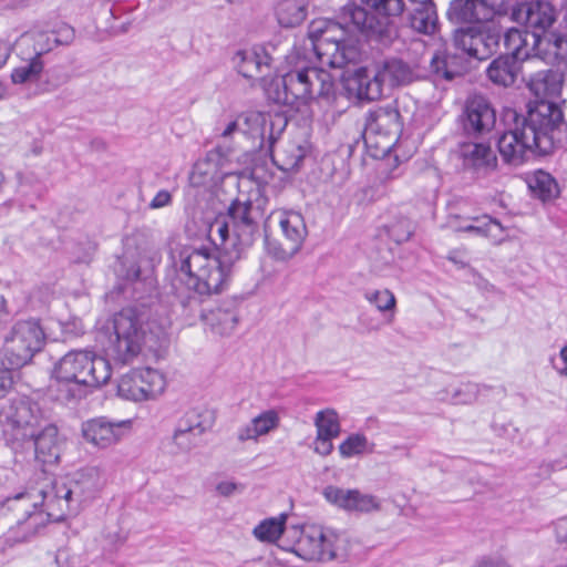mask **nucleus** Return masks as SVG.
Wrapping results in <instances>:
<instances>
[{"label": "nucleus", "mask_w": 567, "mask_h": 567, "mask_svg": "<svg viewBox=\"0 0 567 567\" xmlns=\"http://www.w3.org/2000/svg\"><path fill=\"white\" fill-rule=\"evenodd\" d=\"M238 189L245 199L236 198L227 214L219 216L210 225L209 234L216 233L223 252L217 256L208 247L185 246L171 254L174 279L172 289L179 303L192 310L200 303V297L221 290L230 275L231 266L241 258L243 251L250 247L258 233V217L254 207L262 197V179H239Z\"/></svg>", "instance_id": "1"}, {"label": "nucleus", "mask_w": 567, "mask_h": 567, "mask_svg": "<svg viewBox=\"0 0 567 567\" xmlns=\"http://www.w3.org/2000/svg\"><path fill=\"white\" fill-rule=\"evenodd\" d=\"M505 131L497 146L502 159L517 167L527 162L536 151L547 153L553 146V133L561 124V115L550 104L540 103L526 114L515 109L503 113Z\"/></svg>", "instance_id": "2"}, {"label": "nucleus", "mask_w": 567, "mask_h": 567, "mask_svg": "<svg viewBox=\"0 0 567 567\" xmlns=\"http://www.w3.org/2000/svg\"><path fill=\"white\" fill-rule=\"evenodd\" d=\"M344 11L346 6L341 8L337 20L313 21L309 28L317 58L331 68H343L354 62L359 55L354 35H363V29L343 19Z\"/></svg>", "instance_id": "3"}, {"label": "nucleus", "mask_w": 567, "mask_h": 567, "mask_svg": "<svg viewBox=\"0 0 567 567\" xmlns=\"http://www.w3.org/2000/svg\"><path fill=\"white\" fill-rule=\"evenodd\" d=\"M269 96L278 104L298 106L317 99H329L334 83L329 72L315 66H300L281 75L280 83Z\"/></svg>", "instance_id": "4"}, {"label": "nucleus", "mask_w": 567, "mask_h": 567, "mask_svg": "<svg viewBox=\"0 0 567 567\" xmlns=\"http://www.w3.org/2000/svg\"><path fill=\"white\" fill-rule=\"evenodd\" d=\"M372 10L369 13L357 3H347L343 19L352 21L363 29V37L369 41L390 42L396 37L398 19L405 9L403 0H362Z\"/></svg>", "instance_id": "5"}, {"label": "nucleus", "mask_w": 567, "mask_h": 567, "mask_svg": "<svg viewBox=\"0 0 567 567\" xmlns=\"http://www.w3.org/2000/svg\"><path fill=\"white\" fill-rule=\"evenodd\" d=\"M114 339H111L109 351L115 360L127 363L136 358L144 344L156 343L164 331L158 329L147 333L142 317L134 308H124L113 318Z\"/></svg>", "instance_id": "6"}, {"label": "nucleus", "mask_w": 567, "mask_h": 567, "mask_svg": "<svg viewBox=\"0 0 567 567\" xmlns=\"http://www.w3.org/2000/svg\"><path fill=\"white\" fill-rule=\"evenodd\" d=\"M47 341L40 320H18L11 327L3 341V363L11 369H20L31 362Z\"/></svg>", "instance_id": "7"}, {"label": "nucleus", "mask_w": 567, "mask_h": 567, "mask_svg": "<svg viewBox=\"0 0 567 567\" xmlns=\"http://www.w3.org/2000/svg\"><path fill=\"white\" fill-rule=\"evenodd\" d=\"M53 372L90 388L106 384L112 375L110 362L91 350L69 351L54 364Z\"/></svg>", "instance_id": "8"}, {"label": "nucleus", "mask_w": 567, "mask_h": 567, "mask_svg": "<svg viewBox=\"0 0 567 567\" xmlns=\"http://www.w3.org/2000/svg\"><path fill=\"white\" fill-rule=\"evenodd\" d=\"M3 416L6 441L16 453L23 450L40 426L49 421L39 405L27 399L13 400Z\"/></svg>", "instance_id": "9"}, {"label": "nucleus", "mask_w": 567, "mask_h": 567, "mask_svg": "<svg viewBox=\"0 0 567 567\" xmlns=\"http://www.w3.org/2000/svg\"><path fill=\"white\" fill-rule=\"evenodd\" d=\"M502 40V27L467 25L454 31L453 42L457 50L480 61L497 52Z\"/></svg>", "instance_id": "10"}, {"label": "nucleus", "mask_w": 567, "mask_h": 567, "mask_svg": "<svg viewBox=\"0 0 567 567\" xmlns=\"http://www.w3.org/2000/svg\"><path fill=\"white\" fill-rule=\"evenodd\" d=\"M511 17L530 32V39H535L553 30L558 10L548 0H529L515 4Z\"/></svg>", "instance_id": "11"}, {"label": "nucleus", "mask_w": 567, "mask_h": 567, "mask_svg": "<svg viewBox=\"0 0 567 567\" xmlns=\"http://www.w3.org/2000/svg\"><path fill=\"white\" fill-rule=\"evenodd\" d=\"M164 389V375L151 368L133 370L123 375L117 384L118 395L134 402L155 399Z\"/></svg>", "instance_id": "12"}, {"label": "nucleus", "mask_w": 567, "mask_h": 567, "mask_svg": "<svg viewBox=\"0 0 567 567\" xmlns=\"http://www.w3.org/2000/svg\"><path fill=\"white\" fill-rule=\"evenodd\" d=\"M566 80L567 70L565 68L546 69L533 73L528 79L527 87L536 100L528 103L527 110H532L540 103H546L553 105L563 116L557 101L561 96Z\"/></svg>", "instance_id": "13"}, {"label": "nucleus", "mask_w": 567, "mask_h": 567, "mask_svg": "<svg viewBox=\"0 0 567 567\" xmlns=\"http://www.w3.org/2000/svg\"><path fill=\"white\" fill-rule=\"evenodd\" d=\"M60 492L69 495L80 511L81 505L94 498L105 485L103 472L96 466H86L78 470L71 477L59 481Z\"/></svg>", "instance_id": "14"}, {"label": "nucleus", "mask_w": 567, "mask_h": 567, "mask_svg": "<svg viewBox=\"0 0 567 567\" xmlns=\"http://www.w3.org/2000/svg\"><path fill=\"white\" fill-rule=\"evenodd\" d=\"M461 127L467 136H483L496 124V112L483 95L470 96L460 115Z\"/></svg>", "instance_id": "15"}, {"label": "nucleus", "mask_w": 567, "mask_h": 567, "mask_svg": "<svg viewBox=\"0 0 567 567\" xmlns=\"http://www.w3.org/2000/svg\"><path fill=\"white\" fill-rule=\"evenodd\" d=\"M190 177H259L257 168H234V163L223 153L221 147L207 152L193 165Z\"/></svg>", "instance_id": "16"}, {"label": "nucleus", "mask_w": 567, "mask_h": 567, "mask_svg": "<svg viewBox=\"0 0 567 567\" xmlns=\"http://www.w3.org/2000/svg\"><path fill=\"white\" fill-rule=\"evenodd\" d=\"M323 496L330 504L348 513L370 514L381 509V501L377 496L358 488L330 485L323 489Z\"/></svg>", "instance_id": "17"}, {"label": "nucleus", "mask_w": 567, "mask_h": 567, "mask_svg": "<svg viewBox=\"0 0 567 567\" xmlns=\"http://www.w3.org/2000/svg\"><path fill=\"white\" fill-rule=\"evenodd\" d=\"M131 424V420L113 421L106 416H99L82 424V435L87 443L106 449L116 444L130 430Z\"/></svg>", "instance_id": "18"}, {"label": "nucleus", "mask_w": 567, "mask_h": 567, "mask_svg": "<svg viewBox=\"0 0 567 567\" xmlns=\"http://www.w3.org/2000/svg\"><path fill=\"white\" fill-rule=\"evenodd\" d=\"M214 424V415L208 410H192L179 421L173 442L181 452H189L197 446L199 437Z\"/></svg>", "instance_id": "19"}, {"label": "nucleus", "mask_w": 567, "mask_h": 567, "mask_svg": "<svg viewBox=\"0 0 567 567\" xmlns=\"http://www.w3.org/2000/svg\"><path fill=\"white\" fill-rule=\"evenodd\" d=\"M233 61L239 74L259 81L264 86L277 69L274 65L275 60L264 48L239 50Z\"/></svg>", "instance_id": "20"}, {"label": "nucleus", "mask_w": 567, "mask_h": 567, "mask_svg": "<svg viewBox=\"0 0 567 567\" xmlns=\"http://www.w3.org/2000/svg\"><path fill=\"white\" fill-rule=\"evenodd\" d=\"M25 445L33 447L34 460L43 466L54 465L60 460L62 440L58 426L51 421L43 423Z\"/></svg>", "instance_id": "21"}, {"label": "nucleus", "mask_w": 567, "mask_h": 567, "mask_svg": "<svg viewBox=\"0 0 567 567\" xmlns=\"http://www.w3.org/2000/svg\"><path fill=\"white\" fill-rule=\"evenodd\" d=\"M336 540L337 537L332 533H324L320 528L311 527L302 532L298 547L308 559L330 561L337 557Z\"/></svg>", "instance_id": "22"}, {"label": "nucleus", "mask_w": 567, "mask_h": 567, "mask_svg": "<svg viewBox=\"0 0 567 567\" xmlns=\"http://www.w3.org/2000/svg\"><path fill=\"white\" fill-rule=\"evenodd\" d=\"M534 58H537L555 68L567 70V35L557 31H549L534 39Z\"/></svg>", "instance_id": "23"}, {"label": "nucleus", "mask_w": 567, "mask_h": 567, "mask_svg": "<svg viewBox=\"0 0 567 567\" xmlns=\"http://www.w3.org/2000/svg\"><path fill=\"white\" fill-rule=\"evenodd\" d=\"M458 156L462 166L470 173H492L497 166V157L489 144L467 142L460 145Z\"/></svg>", "instance_id": "24"}, {"label": "nucleus", "mask_w": 567, "mask_h": 567, "mask_svg": "<svg viewBox=\"0 0 567 567\" xmlns=\"http://www.w3.org/2000/svg\"><path fill=\"white\" fill-rule=\"evenodd\" d=\"M61 483L59 481H54L50 491L39 489L38 494H40V504L44 515L48 517L49 522H61L68 514H76L79 509L76 505L72 502L69 495H63L60 492Z\"/></svg>", "instance_id": "25"}, {"label": "nucleus", "mask_w": 567, "mask_h": 567, "mask_svg": "<svg viewBox=\"0 0 567 567\" xmlns=\"http://www.w3.org/2000/svg\"><path fill=\"white\" fill-rule=\"evenodd\" d=\"M202 317L214 333L221 337L230 336L239 322L238 301L225 299L206 313H202Z\"/></svg>", "instance_id": "26"}, {"label": "nucleus", "mask_w": 567, "mask_h": 567, "mask_svg": "<svg viewBox=\"0 0 567 567\" xmlns=\"http://www.w3.org/2000/svg\"><path fill=\"white\" fill-rule=\"evenodd\" d=\"M347 90L359 100L375 101L383 94L384 84L377 70L359 68L347 79Z\"/></svg>", "instance_id": "27"}, {"label": "nucleus", "mask_w": 567, "mask_h": 567, "mask_svg": "<svg viewBox=\"0 0 567 567\" xmlns=\"http://www.w3.org/2000/svg\"><path fill=\"white\" fill-rule=\"evenodd\" d=\"M48 524V517L44 514H33L31 518H17L16 525L0 537V548L6 550L18 544L30 542Z\"/></svg>", "instance_id": "28"}, {"label": "nucleus", "mask_w": 567, "mask_h": 567, "mask_svg": "<svg viewBox=\"0 0 567 567\" xmlns=\"http://www.w3.org/2000/svg\"><path fill=\"white\" fill-rule=\"evenodd\" d=\"M502 40L506 50L505 55H512L519 62L534 58V39H530V32L527 29L525 31L517 28H509L506 31L502 29Z\"/></svg>", "instance_id": "29"}, {"label": "nucleus", "mask_w": 567, "mask_h": 567, "mask_svg": "<svg viewBox=\"0 0 567 567\" xmlns=\"http://www.w3.org/2000/svg\"><path fill=\"white\" fill-rule=\"evenodd\" d=\"M520 71V62L512 55L501 54L486 69L487 78L496 85L511 86Z\"/></svg>", "instance_id": "30"}, {"label": "nucleus", "mask_w": 567, "mask_h": 567, "mask_svg": "<svg viewBox=\"0 0 567 567\" xmlns=\"http://www.w3.org/2000/svg\"><path fill=\"white\" fill-rule=\"evenodd\" d=\"M467 219L472 220L473 224L463 226L457 230L486 237L495 246H499L506 240V237L503 236L505 227L498 219L489 215L468 217Z\"/></svg>", "instance_id": "31"}, {"label": "nucleus", "mask_w": 567, "mask_h": 567, "mask_svg": "<svg viewBox=\"0 0 567 567\" xmlns=\"http://www.w3.org/2000/svg\"><path fill=\"white\" fill-rule=\"evenodd\" d=\"M377 71L384 86L389 87L405 85L415 79L414 69L400 59L385 60Z\"/></svg>", "instance_id": "32"}, {"label": "nucleus", "mask_w": 567, "mask_h": 567, "mask_svg": "<svg viewBox=\"0 0 567 567\" xmlns=\"http://www.w3.org/2000/svg\"><path fill=\"white\" fill-rule=\"evenodd\" d=\"M264 122L265 118L258 114H240L221 130L219 136L224 140H228L237 135L244 137L254 136L255 133H257L260 135L261 140H264L266 128L260 130V125Z\"/></svg>", "instance_id": "33"}, {"label": "nucleus", "mask_w": 567, "mask_h": 567, "mask_svg": "<svg viewBox=\"0 0 567 567\" xmlns=\"http://www.w3.org/2000/svg\"><path fill=\"white\" fill-rule=\"evenodd\" d=\"M408 12V23L414 31L422 34H433L439 27V18L434 3L411 4Z\"/></svg>", "instance_id": "34"}, {"label": "nucleus", "mask_w": 567, "mask_h": 567, "mask_svg": "<svg viewBox=\"0 0 567 567\" xmlns=\"http://www.w3.org/2000/svg\"><path fill=\"white\" fill-rule=\"evenodd\" d=\"M279 425V415L275 410H267L256 417H254L248 424L241 426L238 430L237 439L240 442L249 440H257L259 436L269 433Z\"/></svg>", "instance_id": "35"}, {"label": "nucleus", "mask_w": 567, "mask_h": 567, "mask_svg": "<svg viewBox=\"0 0 567 567\" xmlns=\"http://www.w3.org/2000/svg\"><path fill=\"white\" fill-rule=\"evenodd\" d=\"M279 225L282 230L285 241L299 251L307 237V227L302 215L296 212L281 213Z\"/></svg>", "instance_id": "36"}, {"label": "nucleus", "mask_w": 567, "mask_h": 567, "mask_svg": "<svg viewBox=\"0 0 567 567\" xmlns=\"http://www.w3.org/2000/svg\"><path fill=\"white\" fill-rule=\"evenodd\" d=\"M40 494L38 491H27L16 494L14 496L8 497L2 503V508H6L10 512H13L16 515V519L20 518H31L33 514H44L42 511H39L40 504Z\"/></svg>", "instance_id": "37"}, {"label": "nucleus", "mask_w": 567, "mask_h": 567, "mask_svg": "<svg viewBox=\"0 0 567 567\" xmlns=\"http://www.w3.org/2000/svg\"><path fill=\"white\" fill-rule=\"evenodd\" d=\"M86 385L74 380H64L59 373L53 372V381L50 384V393L54 400L63 403H74L86 395Z\"/></svg>", "instance_id": "38"}, {"label": "nucleus", "mask_w": 567, "mask_h": 567, "mask_svg": "<svg viewBox=\"0 0 567 567\" xmlns=\"http://www.w3.org/2000/svg\"><path fill=\"white\" fill-rule=\"evenodd\" d=\"M308 0H277L276 16L285 28L299 25L307 16Z\"/></svg>", "instance_id": "39"}, {"label": "nucleus", "mask_w": 567, "mask_h": 567, "mask_svg": "<svg viewBox=\"0 0 567 567\" xmlns=\"http://www.w3.org/2000/svg\"><path fill=\"white\" fill-rule=\"evenodd\" d=\"M64 32L66 33V39H61L56 35V32H37L32 35L23 37L24 40H32L34 56H41L50 52L59 44H69L74 37V31L70 27H65Z\"/></svg>", "instance_id": "40"}, {"label": "nucleus", "mask_w": 567, "mask_h": 567, "mask_svg": "<svg viewBox=\"0 0 567 567\" xmlns=\"http://www.w3.org/2000/svg\"><path fill=\"white\" fill-rule=\"evenodd\" d=\"M432 73L439 78L451 81L464 72L455 55L449 53H435L430 63Z\"/></svg>", "instance_id": "41"}, {"label": "nucleus", "mask_w": 567, "mask_h": 567, "mask_svg": "<svg viewBox=\"0 0 567 567\" xmlns=\"http://www.w3.org/2000/svg\"><path fill=\"white\" fill-rule=\"evenodd\" d=\"M482 12L476 0H452L447 10V17L455 22H481L485 21L481 17Z\"/></svg>", "instance_id": "42"}, {"label": "nucleus", "mask_w": 567, "mask_h": 567, "mask_svg": "<svg viewBox=\"0 0 567 567\" xmlns=\"http://www.w3.org/2000/svg\"><path fill=\"white\" fill-rule=\"evenodd\" d=\"M400 127V113L395 107L384 106L371 113L370 130H384L390 133L399 131Z\"/></svg>", "instance_id": "43"}, {"label": "nucleus", "mask_w": 567, "mask_h": 567, "mask_svg": "<svg viewBox=\"0 0 567 567\" xmlns=\"http://www.w3.org/2000/svg\"><path fill=\"white\" fill-rule=\"evenodd\" d=\"M287 516L281 514L279 517L267 518L257 525L254 535L261 542L275 543L285 530Z\"/></svg>", "instance_id": "44"}, {"label": "nucleus", "mask_w": 567, "mask_h": 567, "mask_svg": "<svg viewBox=\"0 0 567 567\" xmlns=\"http://www.w3.org/2000/svg\"><path fill=\"white\" fill-rule=\"evenodd\" d=\"M44 64L39 56H33L24 64L16 68L11 73L14 84L35 82L40 79Z\"/></svg>", "instance_id": "45"}, {"label": "nucleus", "mask_w": 567, "mask_h": 567, "mask_svg": "<svg viewBox=\"0 0 567 567\" xmlns=\"http://www.w3.org/2000/svg\"><path fill=\"white\" fill-rule=\"evenodd\" d=\"M315 425L318 435L338 437L341 432L338 413L332 409L319 411L315 417Z\"/></svg>", "instance_id": "46"}, {"label": "nucleus", "mask_w": 567, "mask_h": 567, "mask_svg": "<svg viewBox=\"0 0 567 567\" xmlns=\"http://www.w3.org/2000/svg\"><path fill=\"white\" fill-rule=\"evenodd\" d=\"M526 182L532 195L543 203L553 200L560 194L557 179H526Z\"/></svg>", "instance_id": "47"}, {"label": "nucleus", "mask_w": 567, "mask_h": 567, "mask_svg": "<svg viewBox=\"0 0 567 567\" xmlns=\"http://www.w3.org/2000/svg\"><path fill=\"white\" fill-rule=\"evenodd\" d=\"M364 298L382 312L393 310L396 305L394 295L388 289L368 290L364 292Z\"/></svg>", "instance_id": "48"}, {"label": "nucleus", "mask_w": 567, "mask_h": 567, "mask_svg": "<svg viewBox=\"0 0 567 567\" xmlns=\"http://www.w3.org/2000/svg\"><path fill=\"white\" fill-rule=\"evenodd\" d=\"M368 444L363 434H351L339 445V452L342 457L349 458L365 452Z\"/></svg>", "instance_id": "49"}, {"label": "nucleus", "mask_w": 567, "mask_h": 567, "mask_svg": "<svg viewBox=\"0 0 567 567\" xmlns=\"http://www.w3.org/2000/svg\"><path fill=\"white\" fill-rule=\"evenodd\" d=\"M386 229L390 238L393 239L396 244L408 241L414 231V227L411 220L408 218H400L395 223L388 226Z\"/></svg>", "instance_id": "50"}, {"label": "nucleus", "mask_w": 567, "mask_h": 567, "mask_svg": "<svg viewBox=\"0 0 567 567\" xmlns=\"http://www.w3.org/2000/svg\"><path fill=\"white\" fill-rule=\"evenodd\" d=\"M477 392L478 390L475 383H462L458 388L453 390L451 401L454 404H468L476 399Z\"/></svg>", "instance_id": "51"}, {"label": "nucleus", "mask_w": 567, "mask_h": 567, "mask_svg": "<svg viewBox=\"0 0 567 567\" xmlns=\"http://www.w3.org/2000/svg\"><path fill=\"white\" fill-rule=\"evenodd\" d=\"M267 250L275 259L286 261L291 259L298 250L288 243L266 239Z\"/></svg>", "instance_id": "52"}, {"label": "nucleus", "mask_w": 567, "mask_h": 567, "mask_svg": "<svg viewBox=\"0 0 567 567\" xmlns=\"http://www.w3.org/2000/svg\"><path fill=\"white\" fill-rule=\"evenodd\" d=\"M385 189H386V187H385L383 179H374L371 185L361 189L360 202L371 203V202L380 198L381 196H383L385 193Z\"/></svg>", "instance_id": "53"}, {"label": "nucleus", "mask_w": 567, "mask_h": 567, "mask_svg": "<svg viewBox=\"0 0 567 567\" xmlns=\"http://www.w3.org/2000/svg\"><path fill=\"white\" fill-rule=\"evenodd\" d=\"M476 2L482 12L481 17L487 21L503 10L505 0H476Z\"/></svg>", "instance_id": "54"}, {"label": "nucleus", "mask_w": 567, "mask_h": 567, "mask_svg": "<svg viewBox=\"0 0 567 567\" xmlns=\"http://www.w3.org/2000/svg\"><path fill=\"white\" fill-rule=\"evenodd\" d=\"M287 125V121L281 115H275L269 123V147L272 150L274 143L279 137V135L282 133L284 128Z\"/></svg>", "instance_id": "55"}, {"label": "nucleus", "mask_w": 567, "mask_h": 567, "mask_svg": "<svg viewBox=\"0 0 567 567\" xmlns=\"http://www.w3.org/2000/svg\"><path fill=\"white\" fill-rule=\"evenodd\" d=\"M446 258L460 269H464L470 266L468 254L464 248H457L449 251Z\"/></svg>", "instance_id": "56"}, {"label": "nucleus", "mask_w": 567, "mask_h": 567, "mask_svg": "<svg viewBox=\"0 0 567 567\" xmlns=\"http://www.w3.org/2000/svg\"><path fill=\"white\" fill-rule=\"evenodd\" d=\"M332 439L333 437L317 434L313 447L315 452L322 456L329 455L333 450Z\"/></svg>", "instance_id": "57"}, {"label": "nucleus", "mask_w": 567, "mask_h": 567, "mask_svg": "<svg viewBox=\"0 0 567 567\" xmlns=\"http://www.w3.org/2000/svg\"><path fill=\"white\" fill-rule=\"evenodd\" d=\"M125 261H126L125 258L120 260L122 268L116 270L117 274L127 280H137L141 276L140 266L132 261V262H130V267L126 270H124L123 268H124Z\"/></svg>", "instance_id": "58"}, {"label": "nucleus", "mask_w": 567, "mask_h": 567, "mask_svg": "<svg viewBox=\"0 0 567 567\" xmlns=\"http://www.w3.org/2000/svg\"><path fill=\"white\" fill-rule=\"evenodd\" d=\"M11 368L0 369V398L4 396L13 385Z\"/></svg>", "instance_id": "59"}, {"label": "nucleus", "mask_w": 567, "mask_h": 567, "mask_svg": "<svg viewBox=\"0 0 567 567\" xmlns=\"http://www.w3.org/2000/svg\"><path fill=\"white\" fill-rule=\"evenodd\" d=\"M216 491L219 495L228 497L234 495L236 492H241L243 486L235 482L224 481L217 484Z\"/></svg>", "instance_id": "60"}, {"label": "nucleus", "mask_w": 567, "mask_h": 567, "mask_svg": "<svg viewBox=\"0 0 567 567\" xmlns=\"http://www.w3.org/2000/svg\"><path fill=\"white\" fill-rule=\"evenodd\" d=\"M172 195L168 190L162 189L157 192L155 197L151 200L150 207L153 209L162 208L171 203Z\"/></svg>", "instance_id": "61"}, {"label": "nucleus", "mask_w": 567, "mask_h": 567, "mask_svg": "<svg viewBox=\"0 0 567 567\" xmlns=\"http://www.w3.org/2000/svg\"><path fill=\"white\" fill-rule=\"evenodd\" d=\"M555 530L557 540L559 543H567V516L557 520Z\"/></svg>", "instance_id": "62"}, {"label": "nucleus", "mask_w": 567, "mask_h": 567, "mask_svg": "<svg viewBox=\"0 0 567 567\" xmlns=\"http://www.w3.org/2000/svg\"><path fill=\"white\" fill-rule=\"evenodd\" d=\"M62 332L65 338L76 337L83 333L82 328L78 327L75 322H66L62 326Z\"/></svg>", "instance_id": "63"}, {"label": "nucleus", "mask_w": 567, "mask_h": 567, "mask_svg": "<svg viewBox=\"0 0 567 567\" xmlns=\"http://www.w3.org/2000/svg\"><path fill=\"white\" fill-rule=\"evenodd\" d=\"M560 360L563 361V367L557 369V372L560 375L567 377V346L563 347L559 352Z\"/></svg>", "instance_id": "64"}]
</instances>
